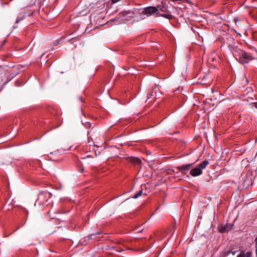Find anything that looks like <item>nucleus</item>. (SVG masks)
Returning a JSON list of instances; mask_svg holds the SVG:
<instances>
[{
  "label": "nucleus",
  "mask_w": 257,
  "mask_h": 257,
  "mask_svg": "<svg viewBox=\"0 0 257 257\" xmlns=\"http://www.w3.org/2000/svg\"><path fill=\"white\" fill-rule=\"evenodd\" d=\"M228 230L225 227H224V228L223 229H222V230H221V231H227Z\"/></svg>",
  "instance_id": "f8f14e48"
},
{
  "label": "nucleus",
  "mask_w": 257,
  "mask_h": 257,
  "mask_svg": "<svg viewBox=\"0 0 257 257\" xmlns=\"http://www.w3.org/2000/svg\"><path fill=\"white\" fill-rule=\"evenodd\" d=\"M252 56L244 51H240L239 53V61L242 64L247 63L253 60Z\"/></svg>",
  "instance_id": "f03ea898"
},
{
  "label": "nucleus",
  "mask_w": 257,
  "mask_h": 257,
  "mask_svg": "<svg viewBox=\"0 0 257 257\" xmlns=\"http://www.w3.org/2000/svg\"><path fill=\"white\" fill-rule=\"evenodd\" d=\"M161 10L162 11H164V9H163V8H162V9H161Z\"/></svg>",
  "instance_id": "4468645a"
},
{
  "label": "nucleus",
  "mask_w": 257,
  "mask_h": 257,
  "mask_svg": "<svg viewBox=\"0 0 257 257\" xmlns=\"http://www.w3.org/2000/svg\"><path fill=\"white\" fill-rule=\"evenodd\" d=\"M192 164L183 165L180 166H178L176 167V169L180 172H181L182 174L184 173V171H187L190 170L192 166Z\"/></svg>",
  "instance_id": "39448f33"
},
{
  "label": "nucleus",
  "mask_w": 257,
  "mask_h": 257,
  "mask_svg": "<svg viewBox=\"0 0 257 257\" xmlns=\"http://www.w3.org/2000/svg\"><path fill=\"white\" fill-rule=\"evenodd\" d=\"M255 105H256V107H257V103H256Z\"/></svg>",
  "instance_id": "a211bd4d"
},
{
  "label": "nucleus",
  "mask_w": 257,
  "mask_h": 257,
  "mask_svg": "<svg viewBox=\"0 0 257 257\" xmlns=\"http://www.w3.org/2000/svg\"><path fill=\"white\" fill-rule=\"evenodd\" d=\"M51 197V194L48 191L41 192L38 196V200H39L42 203H46L47 200Z\"/></svg>",
  "instance_id": "7ed1b4c3"
},
{
  "label": "nucleus",
  "mask_w": 257,
  "mask_h": 257,
  "mask_svg": "<svg viewBox=\"0 0 257 257\" xmlns=\"http://www.w3.org/2000/svg\"><path fill=\"white\" fill-rule=\"evenodd\" d=\"M232 253L233 254H235V252H232Z\"/></svg>",
  "instance_id": "2eb2a0df"
},
{
  "label": "nucleus",
  "mask_w": 257,
  "mask_h": 257,
  "mask_svg": "<svg viewBox=\"0 0 257 257\" xmlns=\"http://www.w3.org/2000/svg\"><path fill=\"white\" fill-rule=\"evenodd\" d=\"M251 253L249 252H244L242 251L237 257H251Z\"/></svg>",
  "instance_id": "0eeeda50"
},
{
  "label": "nucleus",
  "mask_w": 257,
  "mask_h": 257,
  "mask_svg": "<svg viewBox=\"0 0 257 257\" xmlns=\"http://www.w3.org/2000/svg\"><path fill=\"white\" fill-rule=\"evenodd\" d=\"M162 17H165L167 19H170L172 16L171 15H160Z\"/></svg>",
  "instance_id": "1a4fd4ad"
},
{
  "label": "nucleus",
  "mask_w": 257,
  "mask_h": 257,
  "mask_svg": "<svg viewBox=\"0 0 257 257\" xmlns=\"http://www.w3.org/2000/svg\"><path fill=\"white\" fill-rule=\"evenodd\" d=\"M208 164L209 162L208 161H204L196 167L191 170L190 174L193 177H196L201 175L202 170L205 169Z\"/></svg>",
  "instance_id": "f257e3e1"
},
{
  "label": "nucleus",
  "mask_w": 257,
  "mask_h": 257,
  "mask_svg": "<svg viewBox=\"0 0 257 257\" xmlns=\"http://www.w3.org/2000/svg\"><path fill=\"white\" fill-rule=\"evenodd\" d=\"M5 41H4V42H3V44H5Z\"/></svg>",
  "instance_id": "f3484780"
},
{
  "label": "nucleus",
  "mask_w": 257,
  "mask_h": 257,
  "mask_svg": "<svg viewBox=\"0 0 257 257\" xmlns=\"http://www.w3.org/2000/svg\"><path fill=\"white\" fill-rule=\"evenodd\" d=\"M23 19V18H21V19H19V18H17V20H16V24L18 23H19V22L20 21L22 20Z\"/></svg>",
  "instance_id": "9b49d317"
},
{
  "label": "nucleus",
  "mask_w": 257,
  "mask_h": 257,
  "mask_svg": "<svg viewBox=\"0 0 257 257\" xmlns=\"http://www.w3.org/2000/svg\"><path fill=\"white\" fill-rule=\"evenodd\" d=\"M158 11V9L157 7L151 6L144 8L142 14L149 17L156 13Z\"/></svg>",
  "instance_id": "20e7f679"
},
{
  "label": "nucleus",
  "mask_w": 257,
  "mask_h": 257,
  "mask_svg": "<svg viewBox=\"0 0 257 257\" xmlns=\"http://www.w3.org/2000/svg\"><path fill=\"white\" fill-rule=\"evenodd\" d=\"M254 242L255 244V253L257 255V237L255 238Z\"/></svg>",
  "instance_id": "9d476101"
},
{
  "label": "nucleus",
  "mask_w": 257,
  "mask_h": 257,
  "mask_svg": "<svg viewBox=\"0 0 257 257\" xmlns=\"http://www.w3.org/2000/svg\"><path fill=\"white\" fill-rule=\"evenodd\" d=\"M127 160L129 162L134 164L135 165H139L141 163V160L139 158H137V157H128L127 159Z\"/></svg>",
  "instance_id": "423d86ee"
},
{
  "label": "nucleus",
  "mask_w": 257,
  "mask_h": 257,
  "mask_svg": "<svg viewBox=\"0 0 257 257\" xmlns=\"http://www.w3.org/2000/svg\"><path fill=\"white\" fill-rule=\"evenodd\" d=\"M99 233H100L99 232H97V233H96V234H99Z\"/></svg>",
  "instance_id": "dca6fc26"
},
{
  "label": "nucleus",
  "mask_w": 257,
  "mask_h": 257,
  "mask_svg": "<svg viewBox=\"0 0 257 257\" xmlns=\"http://www.w3.org/2000/svg\"><path fill=\"white\" fill-rule=\"evenodd\" d=\"M142 190H140L139 191L138 193H137L133 197V198H137L138 197H140L141 195H142Z\"/></svg>",
  "instance_id": "6e6552de"
},
{
  "label": "nucleus",
  "mask_w": 257,
  "mask_h": 257,
  "mask_svg": "<svg viewBox=\"0 0 257 257\" xmlns=\"http://www.w3.org/2000/svg\"><path fill=\"white\" fill-rule=\"evenodd\" d=\"M151 95H152V94L149 95V96L148 98H149Z\"/></svg>",
  "instance_id": "ddd939ff"
}]
</instances>
